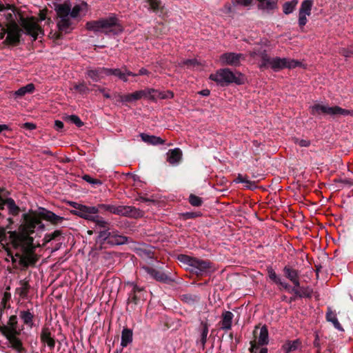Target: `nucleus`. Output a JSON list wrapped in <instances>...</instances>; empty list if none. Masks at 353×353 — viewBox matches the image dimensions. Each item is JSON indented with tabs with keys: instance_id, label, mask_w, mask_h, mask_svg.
Wrapping results in <instances>:
<instances>
[{
	"instance_id": "nucleus-1",
	"label": "nucleus",
	"mask_w": 353,
	"mask_h": 353,
	"mask_svg": "<svg viewBox=\"0 0 353 353\" xmlns=\"http://www.w3.org/2000/svg\"><path fill=\"white\" fill-rule=\"evenodd\" d=\"M21 224L19 226L21 231L20 234L17 237L16 241L14 242V247L17 248L21 246L23 249L27 248L32 249L34 239L31 236L34 233L37 222L36 219L26 213L21 216Z\"/></svg>"
},
{
	"instance_id": "nucleus-2",
	"label": "nucleus",
	"mask_w": 353,
	"mask_h": 353,
	"mask_svg": "<svg viewBox=\"0 0 353 353\" xmlns=\"http://www.w3.org/2000/svg\"><path fill=\"white\" fill-rule=\"evenodd\" d=\"M210 79L221 86L228 85L231 83L242 85L245 83L244 75L241 72L234 73L229 68L219 69L215 74H212Z\"/></svg>"
},
{
	"instance_id": "nucleus-3",
	"label": "nucleus",
	"mask_w": 353,
	"mask_h": 353,
	"mask_svg": "<svg viewBox=\"0 0 353 353\" xmlns=\"http://www.w3.org/2000/svg\"><path fill=\"white\" fill-rule=\"evenodd\" d=\"M177 259L181 263L190 266V272L197 276H203L212 268L209 260H203L186 254H179Z\"/></svg>"
},
{
	"instance_id": "nucleus-4",
	"label": "nucleus",
	"mask_w": 353,
	"mask_h": 353,
	"mask_svg": "<svg viewBox=\"0 0 353 353\" xmlns=\"http://www.w3.org/2000/svg\"><path fill=\"white\" fill-rule=\"evenodd\" d=\"M310 114L317 119H322L323 117L330 115L335 117L337 115L353 116V110L343 109L338 105L330 107L321 103H315L310 107Z\"/></svg>"
},
{
	"instance_id": "nucleus-5",
	"label": "nucleus",
	"mask_w": 353,
	"mask_h": 353,
	"mask_svg": "<svg viewBox=\"0 0 353 353\" xmlns=\"http://www.w3.org/2000/svg\"><path fill=\"white\" fill-rule=\"evenodd\" d=\"M97 241L100 243L101 248H106V245H120L128 242V237L120 234L117 230L106 229L101 230L97 236Z\"/></svg>"
},
{
	"instance_id": "nucleus-6",
	"label": "nucleus",
	"mask_w": 353,
	"mask_h": 353,
	"mask_svg": "<svg viewBox=\"0 0 353 353\" xmlns=\"http://www.w3.org/2000/svg\"><path fill=\"white\" fill-rule=\"evenodd\" d=\"M26 214L34 218L37 222V225L41 230L45 229V225L42 220L50 222L53 225H57L64 220V218L57 215L50 210L44 208H39L38 210H29Z\"/></svg>"
},
{
	"instance_id": "nucleus-7",
	"label": "nucleus",
	"mask_w": 353,
	"mask_h": 353,
	"mask_svg": "<svg viewBox=\"0 0 353 353\" xmlns=\"http://www.w3.org/2000/svg\"><path fill=\"white\" fill-rule=\"evenodd\" d=\"M87 28L95 32L103 31L105 33L113 32L114 29H119L118 19L114 15L102 18L97 21H89L86 23Z\"/></svg>"
},
{
	"instance_id": "nucleus-8",
	"label": "nucleus",
	"mask_w": 353,
	"mask_h": 353,
	"mask_svg": "<svg viewBox=\"0 0 353 353\" xmlns=\"http://www.w3.org/2000/svg\"><path fill=\"white\" fill-rule=\"evenodd\" d=\"M128 285L132 287V290L128 293L126 311L131 313L137 310L144 290L134 283H129Z\"/></svg>"
},
{
	"instance_id": "nucleus-9",
	"label": "nucleus",
	"mask_w": 353,
	"mask_h": 353,
	"mask_svg": "<svg viewBox=\"0 0 353 353\" xmlns=\"http://www.w3.org/2000/svg\"><path fill=\"white\" fill-rule=\"evenodd\" d=\"M19 19L26 34L33 37L34 41L37 39L39 33L44 34L43 29L38 25L34 17L25 18L21 16Z\"/></svg>"
},
{
	"instance_id": "nucleus-10",
	"label": "nucleus",
	"mask_w": 353,
	"mask_h": 353,
	"mask_svg": "<svg viewBox=\"0 0 353 353\" xmlns=\"http://www.w3.org/2000/svg\"><path fill=\"white\" fill-rule=\"evenodd\" d=\"M6 27H8L7 37L3 43L9 46H17L20 43L23 32L22 29L16 21L8 23Z\"/></svg>"
},
{
	"instance_id": "nucleus-11",
	"label": "nucleus",
	"mask_w": 353,
	"mask_h": 353,
	"mask_svg": "<svg viewBox=\"0 0 353 353\" xmlns=\"http://www.w3.org/2000/svg\"><path fill=\"white\" fill-rule=\"evenodd\" d=\"M301 65V63L295 59L281 58L279 57L271 58V68L274 72H279L285 68H295Z\"/></svg>"
},
{
	"instance_id": "nucleus-12",
	"label": "nucleus",
	"mask_w": 353,
	"mask_h": 353,
	"mask_svg": "<svg viewBox=\"0 0 353 353\" xmlns=\"http://www.w3.org/2000/svg\"><path fill=\"white\" fill-rule=\"evenodd\" d=\"M245 59L244 54L235 52H225L221 55L220 61L223 64L232 66H238L241 61Z\"/></svg>"
},
{
	"instance_id": "nucleus-13",
	"label": "nucleus",
	"mask_w": 353,
	"mask_h": 353,
	"mask_svg": "<svg viewBox=\"0 0 353 353\" xmlns=\"http://www.w3.org/2000/svg\"><path fill=\"white\" fill-rule=\"evenodd\" d=\"M72 23L70 19L67 18H62L57 23L58 32L53 33L52 39L54 41L61 39L63 37L62 33H68L72 30Z\"/></svg>"
},
{
	"instance_id": "nucleus-14",
	"label": "nucleus",
	"mask_w": 353,
	"mask_h": 353,
	"mask_svg": "<svg viewBox=\"0 0 353 353\" xmlns=\"http://www.w3.org/2000/svg\"><path fill=\"white\" fill-rule=\"evenodd\" d=\"M6 205L8 210L9 214L16 216L19 215V214L21 212V208L16 204L14 200L12 198H6L3 199L0 195V210H2L4 209V206ZM2 214L0 212V216H1Z\"/></svg>"
},
{
	"instance_id": "nucleus-15",
	"label": "nucleus",
	"mask_w": 353,
	"mask_h": 353,
	"mask_svg": "<svg viewBox=\"0 0 353 353\" xmlns=\"http://www.w3.org/2000/svg\"><path fill=\"white\" fill-rule=\"evenodd\" d=\"M69 204L74 208V210H70V213L84 219L88 216V214H90V212H93L95 211L94 208H90V206L76 202L71 201Z\"/></svg>"
},
{
	"instance_id": "nucleus-16",
	"label": "nucleus",
	"mask_w": 353,
	"mask_h": 353,
	"mask_svg": "<svg viewBox=\"0 0 353 353\" xmlns=\"http://www.w3.org/2000/svg\"><path fill=\"white\" fill-rule=\"evenodd\" d=\"M254 336L257 339L256 343L261 346L268 345L269 343L268 330L266 325L259 327L257 325L253 332Z\"/></svg>"
},
{
	"instance_id": "nucleus-17",
	"label": "nucleus",
	"mask_w": 353,
	"mask_h": 353,
	"mask_svg": "<svg viewBox=\"0 0 353 353\" xmlns=\"http://www.w3.org/2000/svg\"><path fill=\"white\" fill-rule=\"evenodd\" d=\"M143 269L154 279L159 282L168 283L172 281L167 274H165L161 270H157L155 268L148 266L144 267Z\"/></svg>"
},
{
	"instance_id": "nucleus-18",
	"label": "nucleus",
	"mask_w": 353,
	"mask_h": 353,
	"mask_svg": "<svg viewBox=\"0 0 353 353\" xmlns=\"http://www.w3.org/2000/svg\"><path fill=\"white\" fill-rule=\"evenodd\" d=\"M114 75L117 77L119 79L126 82L128 81V77H135L136 74L128 70L126 66H123L121 68H108V76Z\"/></svg>"
},
{
	"instance_id": "nucleus-19",
	"label": "nucleus",
	"mask_w": 353,
	"mask_h": 353,
	"mask_svg": "<svg viewBox=\"0 0 353 353\" xmlns=\"http://www.w3.org/2000/svg\"><path fill=\"white\" fill-rule=\"evenodd\" d=\"M267 270L270 279L276 285L279 286L280 290L284 289L285 290H290V284L282 279L281 277L276 273L272 267H268Z\"/></svg>"
},
{
	"instance_id": "nucleus-20",
	"label": "nucleus",
	"mask_w": 353,
	"mask_h": 353,
	"mask_svg": "<svg viewBox=\"0 0 353 353\" xmlns=\"http://www.w3.org/2000/svg\"><path fill=\"white\" fill-rule=\"evenodd\" d=\"M88 221H92L95 223V226L102 228V230L110 229V223L105 221L104 218L96 214H88V216L85 219Z\"/></svg>"
},
{
	"instance_id": "nucleus-21",
	"label": "nucleus",
	"mask_w": 353,
	"mask_h": 353,
	"mask_svg": "<svg viewBox=\"0 0 353 353\" xmlns=\"http://www.w3.org/2000/svg\"><path fill=\"white\" fill-rule=\"evenodd\" d=\"M86 75L92 81L98 82L103 75L108 76V68L104 67H99L94 69L89 68L86 71Z\"/></svg>"
},
{
	"instance_id": "nucleus-22",
	"label": "nucleus",
	"mask_w": 353,
	"mask_h": 353,
	"mask_svg": "<svg viewBox=\"0 0 353 353\" xmlns=\"http://www.w3.org/2000/svg\"><path fill=\"white\" fill-rule=\"evenodd\" d=\"M41 341L46 344L49 348L52 350L55 346V339L52 336L50 329L48 327L44 326L41 332L40 335Z\"/></svg>"
},
{
	"instance_id": "nucleus-23",
	"label": "nucleus",
	"mask_w": 353,
	"mask_h": 353,
	"mask_svg": "<svg viewBox=\"0 0 353 353\" xmlns=\"http://www.w3.org/2000/svg\"><path fill=\"white\" fill-rule=\"evenodd\" d=\"M121 216L130 217L133 219H139L144 215L143 211L134 206L123 205Z\"/></svg>"
},
{
	"instance_id": "nucleus-24",
	"label": "nucleus",
	"mask_w": 353,
	"mask_h": 353,
	"mask_svg": "<svg viewBox=\"0 0 353 353\" xmlns=\"http://www.w3.org/2000/svg\"><path fill=\"white\" fill-rule=\"evenodd\" d=\"M233 318L234 314L232 312L223 311L221 314V321L219 322L221 325V329L225 331L231 330Z\"/></svg>"
},
{
	"instance_id": "nucleus-25",
	"label": "nucleus",
	"mask_w": 353,
	"mask_h": 353,
	"mask_svg": "<svg viewBox=\"0 0 353 353\" xmlns=\"http://www.w3.org/2000/svg\"><path fill=\"white\" fill-rule=\"evenodd\" d=\"M54 10L59 18H67L70 13V4L66 2L63 3H56L54 5Z\"/></svg>"
},
{
	"instance_id": "nucleus-26",
	"label": "nucleus",
	"mask_w": 353,
	"mask_h": 353,
	"mask_svg": "<svg viewBox=\"0 0 353 353\" xmlns=\"http://www.w3.org/2000/svg\"><path fill=\"white\" fill-rule=\"evenodd\" d=\"M6 339L10 341L12 348L16 350L19 353H24L26 352L25 348L23 347L21 341L14 336V334L10 333L5 334Z\"/></svg>"
},
{
	"instance_id": "nucleus-27",
	"label": "nucleus",
	"mask_w": 353,
	"mask_h": 353,
	"mask_svg": "<svg viewBox=\"0 0 353 353\" xmlns=\"http://www.w3.org/2000/svg\"><path fill=\"white\" fill-rule=\"evenodd\" d=\"M182 159V151L179 148L170 150L167 153V161L172 165L179 163Z\"/></svg>"
},
{
	"instance_id": "nucleus-28",
	"label": "nucleus",
	"mask_w": 353,
	"mask_h": 353,
	"mask_svg": "<svg viewBox=\"0 0 353 353\" xmlns=\"http://www.w3.org/2000/svg\"><path fill=\"white\" fill-rule=\"evenodd\" d=\"M302 342L299 339L294 341H287L283 345L282 349L285 353H290L301 348Z\"/></svg>"
},
{
	"instance_id": "nucleus-29",
	"label": "nucleus",
	"mask_w": 353,
	"mask_h": 353,
	"mask_svg": "<svg viewBox=\"0 0 353 353\" xmlns=\"http://www.w3.org/2000/svg\"><path fill=\"white\" fill-rule=\"evenodd\" d=\"M209 330V324L206 321H201V325L199 327L200 331V339L197 341V343H200L201 348L203 350L205 346V343L207 341V336Z\"/></svg>"
},
{
	"instance_id": "nucleus-30",
	"label": "nucleus",
	"mask_w": 353,
	"mask_h": 353,
	"mask_svg": "<svg viewBox=\"0 0 353 353\" xmlns=\"http://www.w3.org/2000/svg\"><path fill=\"white\" fill-rule=\"evenodd\" d=\"M140 137L143 141L150 145H157L163 144L165 143V140L162 139L159 137H156L154 135H149L145 133H141Z\"/></svg>"
},
{
	"instance_id": "nucleus-31",
	"label": "nucleus",
	"mask_w": 353,
	"mask_h": 353,
	"mask_svg": "<svg viewBox=\"0 0 353 353\" xmlns=\"http://www.w3.org/2000/svg\"><path fill=\"white\" fill-rule=\"evenodd\" d=\"M133 332L132 330L128 327H124L121 332V345L123 347H127L132 342Z\"/></svg>"
},
{
	"instance_id": "nucleus-32",
	"label": "nucleus",
	"mask_w": 353,
	"mask_h": 353,
	"mask_svg": "<svg viewBox=\"0 0 353 353\" xmlns=\"http://www.w3.org/2000/svg\"><path fill=\"white\" fill-rule=\"evenodd\" d=\"M325 318L327 321L332 323L334 327L336 330H338L339 331L343 330V327L341 326V323L338 321V319L336 318V315L335 312H333L332 310L331 307H327V311L326 312Z\"/></svg>"
},
{
	"instance_id": "nucleus-33",
	"label": "nucleus",
	"mask_w": 353,
	"mask_h": 353,
	"mask_svg": "<svg viewBox=\"0 0 353 353\" xmlns=\"http://www.w3.org/2000/svg\"><path fill=\"white\" fill-rule=\"evenodd\" d=\"M283 276L290 281L299 276V270H296L292 266L289 265H286L284 266L283 269Z\"/></svg>"
},
{
	"instance_id": "nucleus-34",
	"label": "nucleus",
	"mask_w": 353,
	"mask_h": 353,
	"mask_svg": "<svg viewBox=\"0 0 353 353\" xmlns=\"http://www.w3.org/2000/svg\"><path fill=\"white\" fill-rule=\"evenodd\" d=\"M278 0H264L258 4V8L270 12L277 8Z\"/></svg>"
},
{
	"instance_id": "nucleus-35",
	"label": "nucleus",
	"mask_w": 353,
	"mask_h": 353,
	"mask_svg": "<svg viewBox=\"0 0 353 353\" xmlns=\"http://www.w3.org/2000/svg\"><path fill=\"white\" fill-rule=\"evenodd\" d=\"M145 2L148 4L150 10L155 13L163 12V6L161 0H146Z\"/></svg>"
},
{
	"instance_id": "nucleus-36",
	"label": "nucleus",
	"mask_w": 353,
	"mask_h": 353,
	"mask_svg": "<svg viewBox=\"0 0 353 353\" xmlns=\"http://www.w3.org/2000/svg\"><path fill=\"white\" fill-rule=\"evenodd\" d=\"M37 261V259L33 254L25 255L23 258L19 260V264L23 268H27L30 265H34Z\"/></svg>"
},
{
	"instance_id": "nucleus-37",
	"label": "nucleus",
	"mask_w": 353,
	"mask_h": 353,
	"mask_svg": "<svg viewBox=\"0 0 353 353\" xmlns=\"http://www.w3.org/2000/svg\"><path fill=\"white\" fill-rule=\"evenodd\" d=\"M200 299V296L194 294L187 293L181 295V300L189 305H194V303L199 302Z\"/></svg>"
},
{
	"instance_id": "nucleus-38",
	"label": "nucleus",
	"mask_w": 353,
	"mask_h": 353,
	"mask_svg": "<svg viewBox=\"0 0 353 353\" xmlns=\"http://www.w3.org/2000/svg\"><path fill=\"white\" fill-rule=\"evenodd\" d=\"M313 5L312 0H304L302 1L299 12L303 14L310 16L311 14L312 7Z\"/></svg>"
},
{
	"instance_id": "nucleus-39",
	"label": "nucleus",
	"mask_w": 353,
	"mask_h": 353,
	"mask_svg": "<svg viewBox=\"0 0 353 353\" xmlns=\"http://www.w3.org/2000/svg\"><path fill=\"white\" fill-rule=\"evenodd\" d=\"M260 57L261 59V63L259 67L261 70L267 68L268 67L271 68V57L268 54L266 50H263L260 53Z\"/></svg>"
},
{
	"instance_id": "nucleus-40",
	"label": "nucleus",
	"mask_w": 353,
	"mask_h": 353,
	"mask_svg": "<svg viewBox=\"0 0 353 353\" xmlns=\"http://www.w3.org/2000/svg\"><path fill=\"white\" fill-rule=\"evenodd\" d=\"M34 85L33 83H28L26 85L20 88L15 92L17 97H23L27 93H32L34 90Z\"/></svg>"
},
{
	"instance_id": "nucleus-41",
	"label": "nucleus",
	"mask_w": 353,
	"mask_h": 353,
	"mask_svg": "<svg viewBox=\"0 0 353 353\" xmlns=\"http://www.w3.org/2000/svg\"><path fill=\"white\" fill-rule=\"evenodd\" d=\"M8 330H6L5 334H3V335L8 334L10 333L15 334L17 327V317L16 315H12L8 320Z\"/></svg>"
},
{
	"instance_id": "nucleus-42",
	"label": "nucleus",
	"mask_w": 353,
	"mask_h": 353,
	"mask_svg": "<svg viewBox=\"0 0 353 353\" xmlns=\"http://www.w3.org/2000/svg\"><path fill=\"white\" fill-rule=\"evenodd\" d=\"M298 3L297 0L286 1L283 5V11L285 14H290L293 12Z\"/></svg>"
},
{
	"instance_id": "nucleus-43",
	"label": "nucleus",
	"mask_w": 353,
	"mask_h": 353,
	"mask_svg": "<svg viewBox=\"0 0 353 353\" xmlns=\"http://www.w3.org/2000/svg\"><path fill=\"white\" fill-rule=\"evenodd\" d=\"M20 317L25 324L32 326L34 315L29 310L21 311L20 312Z\"/></svg>"
},
{
	"instance_id": "nucleus-44",
	"label": "nucleus",
	"mask_w": 353,
	"mask_h": 353,
	"mask_svg": "<svg viewBox=\"0 0 353 353\" xmlns=\"http://www.w3.org/2000/svg\"><path fill=\"white\" fill-rule=\"evenodd\" d=\"M145 90L147 99L153 101H156L158 99H160L161 91L153 88H146Z\"/></svg>"
},
{
	"instance_id": "nucleus-45",
	"label": "nucleus",
	"mask_w": 353,
	"mask_h": 353,
	"mask_svg": "<svg viewBox=\"0 0 353 353\" xmlns=\"http://www.w3.org/2000/svg\"><path fill=\"white\" fill-rule=\"evenodd\" d=\"M65 121L76 125L78 128H81L84 125L81 119L75 114L67 115L65 117Z\"/></svg>"
},
{
	"instance_id": "nucleus-46",
	"label": "nucleus",
	"mask_w": 353,
	"mask_h": 353,
	"mask_svg": "<svg viewBox=\"0 0 353 353\" xmlns=\"http://www.w3.org/2000/svg\"><path fill=\"white\" fill-rule=\"evenodd\" d=\"M90 208H94V212H90V214H99V213L105 214L108 212L109 204L99 203L95 206H90Z\"/></svg>"
},
{
	"instance_id": "nucleus-47",
	"label": "nucleus",
	"mask_w": 353,
	"mask_h": 353,
	"mask_svg": "<svg viewBox=\"0 0 353 353\" xmlns=\"http://www.w3.org/2000/svg\"><path fill=\"white\" fill-rule=\"evenodd\" d=\"M234 182L244 183V186L247 188H252V186L254 185V183L248 180L247 177L243 176L242 174H239L237 177L234 180Z\"/></svg>"
},
{
	"instance_id": "nucleus-48",
	"label": "nucleus",
	"mask_w": 353,
	"mask_h": 353,
	"mask_svg": "<svg viewBox=\"0 0 353 353\" xmlns=\"http://www.w3.org/2000/svg\"><path fill=\"white\" fill-rule=\"evenodd\" d=\"M180 218L185 221L188 219H194L201 216L200 212H187L180 214Z\"/></svg>"
},
{
	"instance_id": "nucleus-49",
	"label": "nucleus",
	"mask_w": 353,
	"mask_h": 353,
	"mask_svg": "<svg viewBox=\"0 0 353 353\" xmlns=\"http://www.w3.org/2000/svg\"><path fill=\"white\" fill-rule=\"evenodd\" d=\"M188 201H189V203L192 206H195V207H199L203 203L202 198H201L194 194H191L190 195Z\"/></svg>"
},
{
	"instance_id": "nucleus-50",
	"label": "nucleus",
	"mask_w": 353,
	"mask_h": 353,
	"mask_svg": "<svg viewBox=\"0 0 353 353\" xmlns=\"http://www.w3.org/2000/svg\"><path fill=\"white\" fill-rule=\"evenodd\" d=\"M132 101L139 100L142 98H146V90H141L130 94Z\"/></svg>"
},
{
	"instance_id": "nucleus-51",
	"label": "nucleus",
	"mask_w": 353,
	"mask_h": 353,
	"mask_svg": "<svg viewBox=\"0 0 353 353\" xmlns=\"http://www.w3.org/2000/svg\"><path fill=\"white\" fill-rule=\"evenodd\" d=\"M123 205H114L109 204L108 212L121 216Z\"/></svg>"
},
{
	"instance_id": "nucleus-52",
	"label": "nucleus",
	"mask_w": 353,
	"mask_h": 353,
	"mask_svg": "<svg viewBox=\"0 0 353 353\" xmlns=\"http://www.w3.org/2000/svg\"><path fill=\"white\" fill-rule=\"evenodd\" d=\"M74 89L80 94H86L89 92V88L84 82L74 85Z\"/></svg>"
},
{
	"instance_id": "nucleus-53",
	"label": "nucleus",
	"mask_w": 353,
	"mask_h": 353,
	"mask_svg": "<svg viewBox=\"0 0 353 353\" xmlns=\"http://www.w3.org/2000/svg\"><path fill=\"white\" fill-rule=\"evenodd\" d=\"M301 298H311L313 294V290L309 286L301 288Z\"/></svg>"
},
{
	"instance_id": "nucleus-54",
	"label": "nucleus",
	"mask_w": 353,
	"mask_h": 353,
	"mask_svg": "<svg viewBox=\"0 0 353 353\" xmlns=\"http://www.w3.org/2000/svg\"><path fill=\"white\" fill-rule=\"evenodd\" d=\"M82 10L81 6L76 5L73 7V8L70 9V16L72 18H76L79 16L80 12Z\"/></svg>"
},
{
	"instance_id": "nucleus-55",
	"label": "nucleus",
	"mask_w": 353,
	"mask_h": 353,
	"mask_svg": "<svg viewBox=\"0 0 353 353\" xmlns=\"http://www.w3.org/2000/svg\"><path fill=\"white\" fill-rule=\"evenodd\" d=\"M174 97V93L170 90L161 91L160 99H169Z\"/></svg>"
},
{
	"instance_id": "nucleus-56",
	"label": "nucleus",
	"mask_w": 353,
	"mask_h": 353,
	"mask_svg": "<svg viewBox=\"0 0 353 353\" xmlns=\"http://www.w3.org/2000/svg\"><path fill=\"white\" fill-rule=\"evenodd\" d=\"M117 101L121 102V103H125V102H132L130 94H118L117 95Z\"/></svg>"
},
{
	"instance_id": "nucleus-57",
	"label": "nucleus",
	"mask_w": 353,
	"mask_h": 353,
	"mask_svg": "<svg viewBox=\"0 0 353 353\" xmlns=\"http://www.w3.org/2000/svg\"><path fill=\"white\" fill-rule=\"evenodd\" d=\"M295 143L298 144L300 147H309L310 145V141L308 139H295Z\"/></svg>"
},
{
	"instance_id": "nucleus-58",
	"label": "nucleus",
	"mask_w": 353,
	"mask_h": 353,
	"mask_svg": "<svg viewBox=\"0 0 353 353\" xmlns=\"http://www.w3.org/2000/svg\"><path fill=\"white\" fill-rule=\"evenodd\" d=\"M306 16V14L299 13V26L301 28H303L307 22Z\"/></svg>"
},
{
	"instance_id": "nucleus-59",
	"label": "nucleus",
	"mask_w": 353,
	"mask_h": 353,
	"mask_svg": "<svg viewBox=\"0 0 353 353\" xmlns=\"http://www.w3.org/2000/svg\"><path fill=\"white\" fill-rule=\"evenodd\" d=\"M50 235V239L58 241L59 240V238L63 234V232L61 230H55L52 233H49Z\"/></svg>"
},
{
	"instance_id": "nucleus-60",
	"label": "nucleus",
	"mask_w": 353,
	"mask_h": 353,
	"mask_svg": "<svg viewBox=\"0 0 353 353\" xmlns=\"http://www.w3.org/2000/svg\"><path fill=\"white\" fill-rule=\"evenodd\" d=\"M261 345L256 343V341H253L250 342V347L249 348V351L250 353H257L258 350L259 349Z\"/></svg>"
},
{
	"instance_id": "nucleus-61",
	"label": "nucleus",
	"mask_w": 353,
	"mask_h": 353,
	"mask_svg": "<svg viewBox=\"0 0 353 353\" xmlns=\"http://www.w3.org/2000/svg\"><path fill=\"white\" fill-rule=\"evenodd\" d=\"M21 128H23L26 130H34L37 128V126L33 123L27 122V123H23L21 125Z\"/></svg>"
},
{
	"instance_id": "nucleus-62",
	"label": "nucleus",
	"mask_w": 353,
	"mask_h": 353,
	"mask_svg": "<svg viewBox=\"0 0 353 353\" xmlns=\"http://www.w3.org/2000/svg\"><path fill=\"white\" fill-rule=\"evenodd\" d=\"M197 64L196 59H186L183 61V65L188 67H194Z\"/></svg>"
},
{
	"instance_id": "nucleus-63",
	"label": "nucleus",
	"mask_w": 353,
	"mask_h": 353,
	"mask_svg": "<svg viewBox=\"0 0 353 353\" xmlns=\"http://www.w3.org/2000/svg\"><path fill=\"white\" fill-rule=\"evenodd\" d=\"M64 124L62 121L59 120H56L54 121V128L57 131H61L63 128Z\"/></svg>"
},
{
	"instance_id": "nucleus-64",
	"label": "nucleus",
	"mask_w": 353,
	"mask_h": 353,
	"mask_svg": "<svg viewBox=\"0 0 353 353\" xmlns=\"http://www.w3.org/2000/svg\"><path fill=\"white\" fill-rule=\"evenodd\" d=\"M236 3L244 6H248L252 4L253 0H235Z\"/></svg>"
}]
</instances>
